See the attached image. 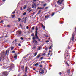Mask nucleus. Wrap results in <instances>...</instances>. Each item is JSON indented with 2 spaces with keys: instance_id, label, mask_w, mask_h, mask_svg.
Listing matches in <instances>:
<instances>
[{
  "instance_id": "obj_1",
  "label": "nucleus",
  "mask_w": 76,
  "mask_h": 76,
  "mask_svg": "<svg viewBox=\"0 0 76 76\" xmlns=\"http://www.w3.org/2000/svg\"><path fill=\"white\" fill-rule=\"evenodd\" d=\"M38 28L37 27H36V31L35 32V36L36 37H33L32 38L33 43H34V42H35L36 40H35V39H37L38 40V41L41 42V41H40L41 39H40L39 38H38V35H37V34H38Z\"/></svg>"
},
{
  "instance_id": "obj_2",
  "label": "nucleus",
  "mask_w": 76,
  "mask_h": 76,
  "mask_svg": "<svg viewBox=\"0 0 76 76\" xmlns=\"http://www.w3.org/2000/svg\"><path fill=\"white\" fill-rule=\"evenodd\" d=\"M7 53V50L6 51V52H4V51H2V56H0V61L1 60L2 58H4V56H6Z\"/></svg>"
},
{
  "instance_id": "obj_3",
  "label": "nucleus",
  "mask_w": 76,
  "mask_h": 76,
  "mask_svg": "<svg viewBox=\"0 0 76 76\" xmlns=\"http://www.w3.org/2000/svg\"><path fill=\"white\" fill-rule=\"evenodd\" d=\"M75 33H73L72 35L71 39H70V41L69 42V43L72 42V43L74 42V36H75Z\"/></svg>"
},
{
  "instance_id": "obj_4",
  "label": "nucleus",
  "mask_w": 76,
  "mask_h": 76,
  "mask_svg": "<svg viewBox=\"0 0 76 76\" xmlns=\"http://www.w3.org/2000/svg\"><path fill=\"white\" fill-rule=\"evenodd\" d=\"M2 73L3 76H7L9 75V72L7 71H3Z\"/></svg>"
},
{
  "instance_id": "obj_5",
  "label": "nucleus",
  "mask_w": 76,
  "mask_h": 76,
  "mask_svg": "<svg viewBox=\"0 0 76 76\" xmlns=\"http://www.w3.org/2000/svg\"><path fill=\"white\" fill-rule=\"evenodd\" d=\"M16 35L18 37H20V36H21V35L22 34V31H18L16 32Z\"/></svg>"
},
{
  "instance_id": "obj_6",
  "label": "nucleus",
  "mask_w": 76,
  "mask_h": 76,
  "mask_svg": "<svg viewBox=\"0 0 76 76\" xmlns=\"http://www.w3.org/2000/svg\"><path fill=\"white\" fill-rule=\"evenodd\" d=\"M64 56H65V60H67V57H69V58H70V54L69 53H67V54L66 53H65L64 54Z\"/></svg>"
},
{
  "instance_id": "obj_7",
  "label": "nucleus",
  "mask_w": 76,
  "mask_h": 76,
  "mask_svg": "<svg viewBox=\"0 0 76 76\" xmlns=\"http://www.w3.org/2000/svg\"><path fill=\"white\" fill-rule=\"evenodd\" d=\"M64 1V0H59L57 1V3H59V4H60Z\"/></svg>"
},
{
  "instance_id": "obj_8",
  "label": "nucleus",
  "mask_w": 76,
  "mask_h": 76,
  "mask_svg": "<svg viewBox=\"0 0 76 76\" xmlns=\"http://www.w3.org/2000/svg\"><path fill=\"white\" fill-rule=\"evenodd\" d=\"M37 6V4L35 3H34V4H32V8H34V7H35Z\"/></svg>"
},
{
  "instance_id": "obj_9",
  "label": "nucleus",
  "mask_w": 76,
  "mask_h": 76,
  "mask_svg": "<svg viewBox=\"0 0 76 76\" xmlns=\"http://www.w3.org/2000/svg\"><path fill=\"white\" fill-rule=\"evenodd\" d=\"M40 57H41V55H40V54H39L36 57V58L37 59H39Z\"/></svg>"
},
{
  "instance_id": "obj_10",
  "label": "nucleus",
  "mask_w": 76,
  "mask_h": 76,
  "mask_svg": "<svg viewBox=\"0 0 76 76\" xmlns=\"http://www.w3.org/2000/svg\"><path fill=\"white\" fill-rule=\"evenodd\" d=\"M28 70V66H26L25 67V72H27V70Z\"/></svg>"
},
{
  "instance_id": "obj_11",
  "label": "nucleus",
  "mask_w": 76,
  "mask_h": 76,
  "mask_svg": "<svg viewBox=\"0 0 76 76\" xmlns=\"http://www.w3.org/2000/svg\"><path fill=\"white\" fill-rule=\"evenodd\" d=\"M40 74H43V73H44V70H42V71H41L40 72Z\"/></svg>"
},
{
  "instance_id": "obj_12",
  "label": "nucleus",
  "mask_w": 76,
  "mask_h": 76,
  "mask_svg": "<svg viewBox=\"0 0 76 76\" xmlns=\"http://www.w3.org/2000/svg\"><path fill=\"white\" fill-rule=\"evenodd\" d=\"M41 46L37 48V50L38 51H39L40 50H41Z\"/></svg>"
},
{
  "instance_id": "obj_13",
  "label": "nucleus",
  "mask_w": 76,
  "mask_h": 76,
  "mask_svg": "<svg viewBox=\"0 0 76 76\" xmlns=\"http://www.w3.org/2000/svg\"><path fill=\"white\" fill-rule=\"evenodd\" d=\"M11 17L12 18H15V15L14 14V15H11Z\"/></svg>"
},
{
  "instance_id": "obj_14",
  "label": "nucleus",
  "mask_w": 76,
  "mask_h": 76,
  "mask_svg": "<svg viewBox=\"0 0 76 76\" xmlns=\"http://www.w3.org/2000/svg\"><path fill=\"white\" fill-rule=\"evenodd\" d=\"M18 57V55H16L15 56H14V58H15L16 60L17 59L16 58Z\"/></svg>"
},
{
  "instance_id": "obj_15",
  "label": "nucleus",
  "mask_w": 76,
  "mask_h": 76,
  "mask_svg": "<svg viewBox=\"0 0 76 76\" xmlns=\"http://www.w3.org/2000/svg\"><path fill=\"white\" fill-rule=\"evenodd\" d=\"M33 55H34V56H33V57H35V56H37V53H36L34 54V53H33Z\"/></svg>"
},
{
  "instance_id": "obj_16",
  "label": "nucleus",
  "mask_w": 76,
  "mask_h": 76,
  "mask_svg": "<svg viewBox=\"0 0 76 76\" xmlns=\"http://www.w3.org/2000/svg\"><path fill=\"white\" fill-rule=\"evenodd\" d=\"M26 7H27V6L26 5H25V6L23 7V9L24 10H25V9H26Z\"/></svg>"
},
{
  "instance_id": "obj_17",
  "label": "nucleus",
  "mask_w": 76,
  "mask_h": 76,
  "mask_svg": "<svg viewBox=\"0 0 76 76\" xmlns=\"http://www.w3.org/2000/svg\"><path fill=\"white\" fill-rule=\"evenodd\" d=\"M41 12V10H40L38 12L37 15H39L40 14V12Z\"/></svg>"
},
{
  "instance_id": "obj_18",
  "label": "nucleus",
  "mask_w": 76,
  "mask_h": 76,
  "mask_svg": "<svg viewBox=\"0 0 76 76\" xmlns=\"http://www.w3.org/2000/svg\"><path fill=\"white\" fill-rule=\"evenodd\" d=\"M27 17L26 18H25L24 20V23H26V19H27Z\"/></svg>"
},
{
  "instance_id": "obj_19",
  "label": "nucleus",
  "mask_w": 76,
  "mask_h": 76,
  "mask_svg": "<svg viewBox=\"0 0 76 76\" xmlns=\"http://www.w3.org/2000/svg\"><path fill=\"white\" fill-rule=\"evenodd\" d=\"M44 8H39V7H38L37 8V9H43Z\"/></svg>"
},
{
  "instance_id": "obj_20",
  "label": "nucleus",
  "mask_w": 76,
  "mask_h": 76,
  "mask_svg": "<svg viewBox=\"0 0 76 76\" xmlns=\"http://www.w3.org/2000/svg\"><path fill=\"white\" fill-rule=\"evenodd\" d=\"M70 69H69L68 70H67V73H68V74H69V73H70Z\"/></svg>"
},
{
  "instance_id": "obj_21",
  "label": "nucleus",
  "mask_w": 76,
  "mask_h": 76,
  "mask_svg": "<svg viewBox=\"0 0 76 76\" xmlns=\"http://www.w3.org/2000/svg\"><path fill=\"white\" fill-rule=\"evenodd\" d=\"M31 9L30 8H28L27 9V11H29V10H31Z\"/></svg>"
},
{
  "instance_id": "obj_22",
  "label": "nucleus",
  "mask_w": 76,
  "mask_h": 76,
  "mask_svg": "<svg viewBox=\"0 0 76 76\" xmlns=\"http://www.w3.org/2000/svg\"><path fill=\"white\" fill-rule=\"evenodd\" d=\"M42 27L43 28V29H45V26H44V25L43 24H42Z\"/></svg>"
},
{
  "instance_id": "obj_23",
  "label": "nucleus",
  "mask_w": 76,
  "mask_h": 76,
  "mask_svg": "<svg viewBox=\"0 0 76 76\" xmlns=\"http://www.w3.org/2000/svg\"><path fill=\"white\" fill-rule=\"evenodd\" d=\"M21 68H22V70H23V71H24V67L23 66H22V67H21Z\"/></svg>"
},
{
  "instance_id": "obj_24",
  "label": "nucleus",
  "mask_w": 76,
  "mask_h": 76,
  "mask_svg": "<svg viewBox=\"0 0 76 76\" xmlns=\"http://www.w3.org/2000/svg\"><path fill=\"white\" fill-rule=\"evenodd\" d=\"M49 18V16L46 15L45 17V18Z\"/></svg>"
},
{
  "instance_id": "obj_25",
  "label": "nucleus",
  "mask_w": 76,
  "mask_h": 76,
  "mask_svg": "<svg viewBox=\"0 0 76 76\" xmlns=\"http://www.w3.org/2000/svg\"><path fill=\"white\" fill-rule=\"evenodd\" d=\"M35 43L36 44H38V42H37V40H35Z\"/></svg>"
},
{
  "instance_id": "obj_26",
  "label": "nucleus",
  "mask_w": 76,
  "mask_h": 76,
  "mask_svg": "<svg viewBox=\"0 0 76 76\" xmlns=\"http://www.w3.org/2000/svg\"><path fill=\"white\" fill-rule=\"evenodd\" d=\"M35 29V27H33L32 28V30H34Z\"/></svg>"
},
{
  "instance_id": "obj_27",
  "label": "nucleus",
  "mask_w": 76,
  "mask_h": 76,
  "mask_svg": "<svg viewBox=\"0 0 76 76\" xmlns=\"http://www.w3.org/2000/svg\"><path fill=\"white\" fill-rule=\"evenodd\" d=\"M26 14V12H24L23 14V16H25V15Z\"/></svg>"
},
{
  "instance_id": "obj_28",
  "label": "nucleus",
  "mask_w": 76,
  "mask_h": 76,
  "mask_svg": "<svg viewBox=\"0 0 76 76\" xmlns=\"http://www.w3.org/2000/svg\"><path fill=\"white\" fill-rule=\"evenodd\" d=\"M18 20L19 22H20V20H21V19H20V18H18Z\"/></svg>"
},
{
  "instance_id": "obj_29",
  "label": "nucleus",
  "mask_w": 76,
  "mask_h": 76,
  "mask_svg": "<svg viewBox=\"0 0 76 76\" xmlns=\"http://www.w3.org/2000/svg\"><path fill=\"white\" fill-rule=\"evenodd\" d=\"M12 53H14L15 54H16V53H15V50H13L12 51Z\"/></svg>"
},
{
  "instance_id": "obj_30",
  "label": "nucleus",
  "mask_w": 76,
  "mask_h": 76,
  "mask_svg": "<svg viewBox=\"0 0 76 76\" xmlns=\"http://www.w3.org/2000/svg\"><path fill=\"white\" fill-rule=\"evenodd\" d=\"M15 13H16V11H14L12 12V14H15Z\"/></svg>"
},
{
  "instance_id": "obj_31",
  "label": "nucleus",
  "mask_w": 76,
  "mask_h": 76,
  "mask_svg": "<svg viewBox=\"0 0 76 76\" xmlns=\"http://www.w3.org/2000/svg\"><path fill=\"white\" fill-rule=\"evenodd\" d=\"M35 66H38V63H37L35 64Z\"/></svg>"
},
{
  "instance_id": "obj_32",
  "label": "nucleus",
  "mask_w": 76,
  "mask_h": 76,
  "mask_svg": "<svg viewBox=\"0 0 76 76\" xmlns=\"http://www.w3.org/2000/svg\"><path fill=\"white\" fill-rule=\"evenodd\" d=\"M11 50H13L14 49V47H12L11 48Z\"/></svg>"
},
{
  "instance_id": "obj_33",
  "label": "nucleus",
  "mask_w": 76,
  "mask_h": 76,
  "mask_svg": "<svg viewBox=\"0 0 76 76\" xmlns=\"http://www.w3.org/2000/svg\"><path fill=\"white\" fill-rule=\"evenodd\" d=\"M36 48V46H34L33 48V49H35Z\"/></svg>"
},
{
  "instance_id": "obj_34",
  "label": "nucleus",
  "mask_w": 76,
  "mask_h": 76,
  "mask_svg": "<svg viewBox=\"0 0 76 76\" xmlns=\"http://www.w3.org/2000/svg\"><path fill=\"white\" fill-rule=\"evenodd\" d=\"M66 62V64L68 66H69V64L67 63V62Z\"/></svg>"
},
{
  "instance_id": "obj_35",
  "label": "nucleus",
  "mask_w": 76,
  "mask_h": 76,
  "mask_svg": "<svg viewBox=\"0 0 76 76\" xmlns=\"http://www.w3.org/2000/svg\"><path fill=\"white\" fill-rule=\"evenodd\" d=\"M7 40L4 41L3 42V43H5L6 42H7Z\"/></svg>"
},
{
  "instance_id": "obj_36",
  "label": "nucleus",
  "mask_w": 76,
  "mask_h": 76,
  "mask_svg": "<svg viewBox=\"0 0 76 76\" xmlns=\"http://www.w3.org/2000/svg\"><path fill=\"white\" fill-rule=\"evenodd\" d=\"M43 58H44V57H42L41 58H40V60H42V59H43Z\"/></svg>"
},
{
  "instance_id": "obj_37",
  "label": "nucleus",
  "mask_w": 76,
  "mask_h": 76,
  "mask_svg": "<svg viewBox=\"0 0 76 76\" xmlns=\"http://www.w3.org/2000/svg\"><path fill=\"white\" fill-rule=\"evenodd\" d=\"M31 35L32 36H34V33H32L31 34Z\"/></svg>"
},
{
  "instance_id": "obj_38",
  "label": "nucleus",
  "mask_w": 76,
  "mask_h": 76,
  "mask_svg": "<svg viewBox=\"0 0 76 76\" xmlns=\"http://www.w3.org/2000/svg\"><path fill=\"white\" fill-rule=\"evenodd\" d=\"M45 53H44L42 54V56H45Z\"/></svg>"
},
{
  "instance_id": "obj_39",
  "label": "nucleus",
  "mask_w": 76,
  "mask_h": 76,
  "mask_svg": "<svg viewBox=\"0 0 76 76\" xmlns=\"http://www.w3.org/2000/svg\"><path fill=\"white\" fill-rule=\"evenodd\" d=\"M54 13H53L51 15L52 16H54Z\"/></svg>"
},
{
  "instance_id": "obj_40",
  "label": "nucleus",
  "mask_w": 76,
  "mask_h": 76,
  "mask_svg": "<svg viewBox=\"0 0 76 76\" xmlns=\"http://www.w3.org/2000/svg\"><path fill=\"white\" fill-rule=\"evenodd\" d=\"M3 23V21L2 20L0 22V23Z\"/></svg>"
},
{
  "instance_id": "obj_41",
  "label": "nucleus",
  "mask_w": 76,
  "mask_h": 76,
  "mask_svg": "<svg viewBox=\"0 0 76 76\" xmlns=\"http://www.w3.org/2000/svg\"><path fill=\"white\" fill-rule=\"evenodd\" d=\"M46 5H47V4H44L43 6L45 7V6Z\"/></svg>"
},
{
  "instance_id": "obj_42",
  "label": "nucleus",
  "mask_w": 76,
  "mask_h": 76,
  "mask_svg": "<svg viewBox=\"0 0 76 76\" xmlns=\"http://www.w3.org/2000/svg\"><path fill=\"white\" fill-rule=\"evenodd\" d=\"M21 39V40H23V39H23V38L22 37H21V38H20Z\"/></svg>"
},
{
  "instance_id": "obj_43",
  "label": "nucleus",
  "mask_w": 76,
  "mask_h": 76,
  "mask_svg": "<svg viewBox=\"0 0 76 76\" xmlns=\"http://www.w3.org/2000/svg\"><path fill=\"white\" fill-rule=\"evenodd\" d=\"M48 8V7H46L45 8V10H46V9H47Z\"/></svg>"
},
{
  "instance_id": "obj_44",
  "label": "nucleus",
  "mask_w": 76,
  "mask_h": 76,
  "mask_svg": "<svg viewBox=\"0 0 76 76\" xmlns=\"http://www.w3.org/2000/svg\"><path fill=\"white\" fill-rule=\"evenodd\" d=\"M18 45V46H20V47H21V44H19Z\"/></svg>"
},
{
  "instance_id": "obj_45",
  "label": "nucleus",
  "mask_w": 76,
  "mask_h": 76,
  "mask_svg": "<svg viewBox=\"0 0 76 76\" xmlns=\"http://www.w3.org/2000/svg\"><path fill=\"white\" fill-rule=\"evenodd\" d=\"M51 45L50 46L49 48V49H51Z\"/></svg>"
},
{
  "instance_id": "obj_46",
  "label": "nucleus",
  "mask_w": 76,
  "mask_h": 76,
  "mask_svg": "<svg viewBox=\"0 0 76 76\" xmlns=\"http://www.w3.org/2000/svg\"><path fill=\"white\" fill-rule=\"evenodd\" d=\"M59 75H61V74H62V73H61V72H59Z\"/></svg>"
},
{
  "instance_id": "obj_47",
  "label": "nucleus",
  "mask_w": 76,
  "mask_h": 76,
  "mask_svg": "<svg viewBox=\"0 0 76 76\" xmlns=\"http://www.w3.org/2000/svg\"><path fill=\"white\" fill-rule=\"evenodd\" d=\"M47 49H48V48H46L45 49V50H47Z\"/></svg>"
},
{
  "instance_id": "obj_48",
  "label": "nucleus",
  "mask_w": 76,
  "mask_h": 76,
  "mask_svg": "<svg viewBox=\"0 0 76 76\" xmlns=\"http://www.w3.org/2000/svg\"><path fill=\"white\" fill-rule=\"evenodd\" d=\"M33 69L34 70H35V68H33Z\"/></svg>"
},
{
  "instance_id": "obj_49",
  "label": "nucleus",
  "mask_w": 76,
  "mask_h": 76,
  "mask_svg": "<svg viewBox=\"0 0 76 76\" xmlns=\"http://www.w3.org/2000/svg\"><path fill=\"white\" fill-rule=\"evenodd\" d=\"M39 66L40 67H42V66L41 65H40Z\"/></svg>"
},
{
  "instance_id": "obj_50",
  "label": "nucleus",
  "mask_w": 76,
  "mask_h": 76,
  "mask_svg": "<svg viewBox=\"0 0 76 76\" xmlns=\"http://www.w3.org/2000/svg\"><path fill=\"white\" fill-rule=\"evenodd\" d=\"M7 27H10V25H8L7 26Z\"/></svg>"
},
{
  "instance_id": "obj_51",
  "label": "nucleus",
  "mask_w": 76,
  "mask_h": 76,
  "mask_svg": "<svg viewBox=\"0 0 76 76\" xmlns=\"http://www.w3.org/2000/svg\"><path fill=\"white\" fill-rule=\"evenodd\" d=\"M20 26H21V27H22V24H20Z\"/></svg>"
},
{
  "instance_id": "obj_52",
  "label": "nucleus",
  "mask_w": 76,
  "mask_h": 76,
  "mask_svg": "<svg viewBox=\"0 0 76 76\" xmlns=\"http://www.w3.org/2000/svg\"><path fill=\"white\" fill-rule=\"evenodd\" d=\"M33 1H34V3H35L36 1V0H33Z\"/></svg>"
},
{
  "instance_id": "obj_53",
  "label": "nucleus",
  "mask_w": 76,
  "mask_h": 76,
  "mask_svg": "<svg viewBox=\"0 0 76 76\" xmlns=\"http://www.w3.org/2000/svg\"><path fill=\"white\" fill-rule=\"evenodd\" d=\"M26 28L27 29H29V27L28 26H27Z\"/></svg>"
},
{
  "instance_id": "obj_54",
  "label": "nucleus",
  "mask_w": 76,
  "mask_h": 76,
  "mask_svg": "<svg viewBox=\"0 0 76 76\" xmlns=\"http://www.w3.org/2000/svg\"><path fill=\"white\" fill-rule=\"evenodd\" d=\"M4 37V36H2L0 37V38H3Z\"/></svg>"
},
{
  "instance_id": "obj_55",
  "label": "nucleus",
  "mask_w": 76,
  "mask_h": 76,
  "mask_svg": "<svg viewBox=\"0 0 76 76\" xmlns=\"http://www.w3.org/2000/svg\"><path fill=\"white\" fill-rule=\"evenodd\" d=\"M46 42H49V41H46Z\"/></svg>"
},
{
  "instance_id": "obj_56",
  "label": "nucleus",
  "mask_w": 76,
  "mask_h": 76,
  "mask_svg": "<svg viewBox=\"0 0 76 76\" xmlns=\"http://www.w3.org/2000/svg\"><path fill=\"white\" fill-rule=\"evenodd\" d=\"M16 41H17V39H15V41L16 42Z\"/></svg>"
},
{
  "instance_id": "obj_57",
  "label": "nucleus",
  "mask_w": 76,
  "mask_h": 76,
  "mask_svg": "<svg viewBox=\"0 0 76 76\" xmlns=\"http://www.w3.org/2000/svg\"><path fill=\"white\" fill-rule=\"evenodd\" d=\"M36 7H37V5L35 6V7H34V8L35 9H36Z\"/></svg>"
},
{
  "instance_id": "obj_58",
  "label": "nucleus",
  "mask_w": 76,
  "mask_h": 76,
  "mask_svg": "<svg viewBox=\"0 0 76 76\" xmlns=\"http://www.w3.org/2000/svg\"><path fill=\"white\" fill-rule=\"evenodd\" d=\"M25 76H26V73H25Z\"/></svg>"
},
{
  "instance_id": "obj_59",
  "label": "nucleus",
  "mask_w": 76,
  "mask_h": 76,
  "mask_svg": "<svg viewBox=\"0 0 76 76\" xmlns=\"http://www.w3.org/2000/svg\"><path fill=\"white\" fill-rule=\"evenodd\" d=\"M50 53H48V56H49V55H50Z\"/></svg>"
},
{
  "instance_id": "obj_60",
  "label": "nucleus",
  "mask_w": 76,
  "mask_h": 76,
  "mask_svg": "<svg viewBox=\"0 0 76 76\" xmlns=\"http://www.w3.org/2000/svg\"><path fill=\"white\" fill-rule=\"evenodd\" d=\"M20 10H23L22 8V7H21Z\"/></svg>"
},
{
  "instance_id": "obj_61",
  "label": "nucleus",
  "mask_w": 76,
  "mask_h": 76,
  "mask_svg": "<svg viewBox=\"0 0 76 76\" xmlns=\"http://www.w3.org/2000/svg\"><path fill=\"white\" fill-rule=\"evenodd\" d=\"M33 15L32 16H33V15H34V14H35V12H33Z\"/></svg>"
},
{
  "instance_id": "obj_62",
  "label": "nucleus",
  "mask_w": 76,
  "mask_h": 76,
  "mask_svg": "<svg viewBox=\"0 0 76 76\" xmlns=\"http://www.w3.org/2000/svg\"><path fill=\"white\" fill-rule=\"evenodd\" d=\"M32 10H30L29 11V12H31V11H32Z\"/></svg>"
},
{
  "instance_id": "obj_63",
  "label": "nucleus",
  "mask_w": 76,
  "mask_h": 76,
  "mask_svg": "<svg viewBox=\"0 0 76 76\" xmlns=\"http://www.w3.org/2000/svg\"><path fill=\"white\" fill-rule=\"evenodd\" d=\"M5 1H6V0H3V2Z\"/></svg>"
},
{
  "instance_id": "obj_64",
  "label": "nucleus",
  "mask_w": 76,
  "mask_h": 76,
  "mask_svg": "<svg viewBox=\"0 0 76 76\" xmlns=\"http://www.w3.org/2000/svg\"><path fill=\"white\" fill-rule=\"evenodd\" d=\"M5 37H8V36L7 35H6V36H5Z\"/></svg>"
}]
</instances>
